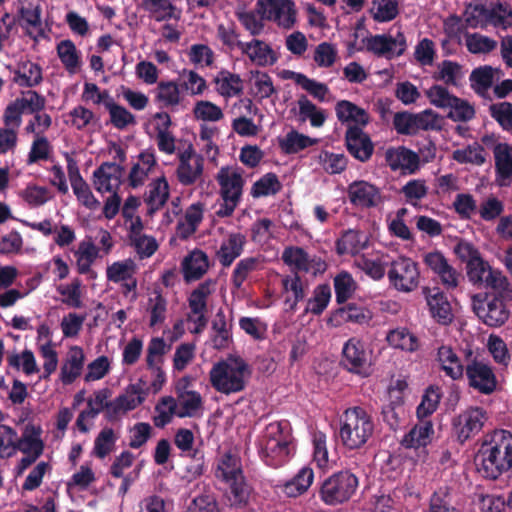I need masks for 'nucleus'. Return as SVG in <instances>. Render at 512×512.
Returning a JSON list of instances; mask_svg holds the SVG:
<instances>
[{
	"mask_svg": "<svg viewBox=\"0 0 512 512\" xmlns=\"http://www.w3.org/2000/svg\"><path fill=\"white\" fill-rule=\"evenodd\" d=\"M84 365V353L82 348L74 346L68 353L66 363L61 367V381L65 385L72 384L81 374Z\"/></svg>",
	"mask_w": 512,
	"mask_h": 512,
	"instance_id": "nucleus-31",
	"label": "nucleus"
},
{
	"mask_svg": "<svg viewBox=\"0 0 512 512\" xmlns=\"http://www.w3.org/2000/svg\"><path fill=\"white\" fill-rule=\"evenodd\" d=\"M487 288L492 292L477 293L471 297L472 309L476 316L488 327H501L510 316L505 300H510L512 290L508 279L502 272L491 273L487 279Z\"/></svg>",
	"mask_w": 512,
	"mask_h": 512,
	"instance_id": "nucleus-1",
	"label": "nucleus"
},
{
	"mask_svg": "<svg viewBox=\"0 0 512 512\" xmlns=\"http://www.w3.org/2000/svg\"><path fill=\"white\" fill-rule=\"evenodd\" d=\"M170 196L169 185L165 177L153 180L144 195V202L148 206L150 214L160 210L168 201Z\"/></svg>",
	"mask_w": 512,
	"mask_h": 512,
	"instance_id": "nucleus-26",
	"label": "nucleus"
},
{
	"mask_svg": "<svg viewBox=\"0 0 512 512\" xmlns=\"http://www.w3.org/2000/svg\"><path fill=\"white\" fill-rule=\"evenodd\" d=\"M488 419V413L482 407L470 406L463 410L452 419V431L456 440L463 445L473 439L481 432Z\"/></svg>",
	"mask_w": 512,
	"mask_h": 512,
	"instance_id": "nucleus-10",
	"label": "nucleus"
},
{
	"mask_svg": "<svg viewBox=\"0 0 512 512\" xmlns=\"http://www.w3.org/2000/svg\"><path fill=\"white\" fill-rule=\"evenodd\" d=\"M237 45L243 54H246L253 63L260 67L274 65L278 60L271 46L262 40L239 41Z\"/></svg>",
	"mask_w": 512,
	"mask_h": 512,
	"instance_id": "nucleus-21",
	"label": "nucleus"
},
{
	"mask_svg": "<svg viewBox=\"0 0 512 512\" xmlns=\"http://www.w3.org/2000/svg\"><path fill=\"white\" fill-rule=\"evenodd\" d=\"M318 139L301 134L296 130L289 131L285 137L279 139V147L285 154H297L300 151L314 146Z\"/></svg>",
	"mask_w": 512,
	"mask_h": 512,
	"instance_id": "nucleus-37",
	"label": "nucleus"
},
{
	"mask_svg": "<svg viewBox=\"0 0 512 512\" xmlns=\"http://www.w3.org/2000/svg\"><path fill=\"white\" fill-rule=\"evenodd\" d=\"M294 450V438L288 420L269 423L258 440L259 456L272 468L285 465Z\"/></svg>",
	"mask_w": 512,
	"mask_h": 512,
	"instance_id": "nucleus-3",
	"label": "nucleus"
},
{
	"mask_svg": "<svg viewBox=\"0 0 512 512\" xmlns=\"http://www.w3.org/2000/svg\"><path fill=\"white\" fill-rule=\"evenodd\" d=\"M14 74V81L22 87L37 86L43 79L41 67L30 61L19 63Z\"/></svg>",
	"mask_w": 512,
	"mask_h": 512,
	"instance_id": "nucleus-40",
	"label": "nucleus"
},
{
	"mask_svg": "<svg viewBox=\"0 0 512 512\" xmlns=\"http://www.w3.org/2000/svg\"><path fill=\"white\" fill-rule=\"evenodd\" d=\"M475 462L478 471L493 480L512 469V434L503 429L486 434Z\"/></svg>",
	"mask_w": 512,
	"mask_h": 512,
	"instance_id": "nucleus-2",
	"label": "nucleus"
},
{
	"mask_svg": "<svg viewBox=\"0 0 512 512\" xmlns=\"http://www.w3.org/2000/svg\"><path fill=\"white\" fill-rule=\"evenodd\" d=\"M347 151L358 161L367 162L374 152V144L362 127L349 126L345 133Z\"/></svg>",
	"mask_w": 512,
	"mask_h": 512,
	"instance_id": "nucleus-17",
	"label": "nucleus"
},
{
	"mask_svg": "<svg viewBox=\"0 0 512 512\" xmlns=\"http://www.w3.org/2000/svg\"><path fill=\"white\" fill-rule=\"evenodd\" d=\"M250 375L251 369L243 358L230 356L212 366L209 380L216 391L229 395L243 391Z\"/></svg>",
	"mask_w": 512,
	"mask_h": 512,
	"instance_id": "nucleus-5",
	"label": "nucleus"
},
{
	"mask_svg": "<svg viewBox=\"0 0 512 512\" xmlns=\"http://www.w3.org/2000/svg\"><path fill=\"white\" fill-rule=\"evenodd\" d=\"M368 52L377 57L393 59L402 56L407 49V41L402 31H397L395 36L390 34L370 35L362 39Z\"/></svg>",
	"mask_w": 512,
	"mask_h": 512,
	"instance_id": "nucleus-12",
	"label": "nucleus"
},
{
	"mask_svg": "<svg viewBox=\"0 0 512 512\" xmlns=\"http://www.w3.org/2000/svg\"><path fill=\"white\" fill-rule=\"evenodd\" d=\"M319 161L322 168L331 175L342 173L348 164V159L344 154L329 151H322Z\"/></svg>",
	"mask_w": 512,
	"mask_h": 512,
	"instance_id": "nucleus-61",
	"label": "nucleus"
},
{
	"mask_svg": "<svg viewBox=\"0 0 512 512\" xmlns=\"http://www.w3.org/2000/svg\"><path fill=\"white\" fill-rule=\"evenodd\" d=\"M493 153L497 182L500 186H508L512 182V145L498 143Z\"/></svg>",
	"mask_w": 512,
	"mask_h": 512,
	"instance_id": "nucleus-24",
	"label": "nucleus"
},
{
	"mask_svg": "<svg viewBox=\"0 0 512 512\" xmlns=\"http://www.w3.org/2000/svg\"><path fill=\"white\" fill-rule=\"evenodd\" d=\"M386 341L392 348L406 352H415L419 348L418 338L405 327L390 330Z\"/></svg>",
	"mask_w": 512,
	"mask_h": 512,
	"instance_id": "nucleus-38",
	"label": "nucleus"
},
{
	"mask_svg": "<svg viewBox=\"0 0 512 512\" xmlns=\"http://www.w3.org/2000/svg\"><path fill=\"white\" fill-rule=\"evenodd\" d=\"M368 246V237L360 231L349 229L336 241L338 255H356Z\"/></svg>",
	"mask_w": 512,
	"mask_h": 512,
	"instance_id": "nucleus-28",
	"label": "nucleus"
},
{
	"mask_svg": "<svg viewBox=\"0 0 512 512\" xmlns=\"http://www.w3.org/2000/svg\"><path fill=\"white\" fill-rule=\"evenodd\" d=\"M212 330L215 332L212 337L213 347L218 350L227 348L232 339V334L228 328L226 315L222 309L217 311L212 321Z\"/></svg>",
	"mask_w": 512,
	"mask_h": 512,
	"instance_id": "nucleus-42",
	"label": "nucleus"
},
{
	"mask_svg": "<svg viewBox=\"0 0 512 512\" xmlns=\"http://www.w3.org/2000/svg\"><path fill=\"white\" fill-rule=\"evenodd\" d=\"M373 431L374 422L364 408L355 406L345 410L339 436L346 448L353 450L362 447L372 436Z\"/></svg>",
	"mask_w": 512,
	"mask_h": 512,
	"instance_id": "nucleus-6",
	"label": "nucleus"
},
{
	"mask_svg": "<svg viewBox=\"0 0 512 512\" xmlns=\"http://www.w3.org/2000/svg\"><path fill=\"white\" fill-rule=\"evenodd\" d=\"M440 400V388L435 386H429L425 390L421 402L416 409L418 419H427L428 417H430L437 410Z\"/></svg>",
	"mask_w": 512,
	"mask_h": 512,
	"instance_id": "nucleus-50",
	"label": "nucleus"
},
{
	"mask_svg": "<svg viewBox=\"0 0 512 512\" xmlns=\"http://www.w3.org/2000/svg\"><path fill=\"white\" fill-rule=\"evenodd\" d=\"M238 19L253 36L262 32L263 20L274 21L284 29H290L296 22L295 4L291 0H258L255 11L239 13Z\"/></svg>",
	"mask_w": 512,
	"mask_h": 512,
	"instance_id": "nucleus-4",
	"label": "nucleus"
},
{
	"mask_svg": "<svg viewBox=\"0 0 512 512\" xmlns=\"http://www.w3.org/2000/svg\"><path fill=\"white\" fill-rule=\"evenodd\" d=\"M147 8L155 13V20L158 22L169 19L179 20L181 11L170 0H144Z\"/></svg>",
	"mask_w": 512,
	"mask_h": 512,
	"instance_id": "nucleus-52",
	"label": "nucleus"
},
{
	"mask_svg": "<svg viewBox=\"0 0 512 512\" xmlns=\"http://www.w3.org/2000/svg\"><path fill=\"white\" fill-rule=\"evenodd\" d=\"M203 219V206L201 203H194L188 207L185 212L184 223H178L177 229L180 234V238L186 239L190 235L194 234L198 228V225Z\"/></svg>",
	"mask_w": 512,
	"mask_h": 512,
	"instance_id": "nucleus-45",
	"label": "nucleus"
},
{
	"mask_svg": "<svg viewBox=\"0 0 512 512\" xmlns=\"http://www.w3.org/2000/svg\"><path fill=\"white\" fill-rule=\"evenodd\" d=\"M335 111L341 123L353 122L355 126H366L370 117L367 111L348 100H340L336 103Z\"/></svg>",
	"mask_w": 512,
	"mask_h": 512,
	"instance_id": "nucleus-29",
	"label": "nucleus"
},
{
	"mask_svg": "<svg viewBox=\"0 0 512 512\" xmlns=\"http://www.w3.org/2000/svg\"><path fill=\"white\" fill-rule=\"evenodd\" d=\"M340 366L349 373L368 377L370 375V353L363 340L358 337L349 338L341 351Z\"/></svg>",
	"mask_w": 512,
	"mask_h": 512,
	"instance_id": "nucleus-11",
	"label": "nucleus"
},
{
	"mask_svg": "<svg viewBox=\"0 0 512 512\" xmlns=\"http://www.w3.org/2000/svg\"><path fill=\"white\" fill-rule=\"evenodd\" d=\"M64 157L67 162V172L71 187L77 199L81 201L86 208L91 210L96 209L100 205V202L93 195L89 185L81 176L77 161L67 152L64 154Z\"/></svg>",
	"mask_w": 512,
	"mask_h": 512,
	"instance_id": "nucleus-15",
	"label": "nucleus"
},
{
	"mask_svg": "<svg viewBox=\"0 0 512 512\" xmlns=\"http://www.w3.org/2000/svg\"><path fill=\"white\" fill-rule=\"evenodd\" d=\"M406 411L404 407V398L402 395L389 394V402L383 405L381 410L382 420L388 427L396 431L405 419Z\"/></svg>",
	"mask_w": 512,
	"mask_h": 512,
	"instance_id": "nucleus-27",
	"label": "nucleus"
},
{
	"mask_svg": "<svg viewBox=\"0 0 512 512\" xmlns=\"http://www.w3.org/2000/svg\"><path fill=\"white\" fill-rule=\"evenodd\" d=\"M453 159L458 163H471L482 165L485 162V150L477 142L468 145L465 149H457L453 152Z\"/></svg>",
	"mask_w": 512,
	"mask_h": 512,
	"instance_id": "nucleus-58",
	"label": "nucleus"
},
{
	"mask_svg": "<svg viewBox=\"0 0 512 512\" xmlns=\"http://www.w3.org/2000/svg\"><path fill=\"white\" fill-rule=\"evenodd\" d=\"M216 180L220 186L221 197L240 201L244 179L239 169L222 167L217 173Z\"/></svg>",
	"mask_w": 512,
	"mask_h": 512,
	"instance_id": "nucleus-19",
	"label": "nucleus"
},
{
	"mask_svg": "<svg viewBox=\"0 0 512 512\" xmlns=\"http://www.w3.org/2000/svg\"><path fill=\"white\" fill-rule=\"evenodd\" d=\"M385 159L392 171L406 170L409 174H414L419 170V155L404 146L388 149Z\"/></svg>",
	"mask_w": 512,
	"mask_h": 512,
	"instance_id": "nucleus-20",
	"label": "nucleus"
},
{
	"mask_svg": "<svg viewBox=\"0 0 512 512\" xmlns=\"http://www.w3.org/2000/svg\"><path fill=\"white\" fill-rule=\"evenodd\" d=\"M359 486L358 477L349 470H341L327 477L319 489L320 499L326 505H338L349 501Z\"/></svg>",
	"mask_w": 512,
	"mask_h": 512,
	"instance_id": "nucleus-7",
	"label": "nucleus"
},
{
	"mask_svg": "<svg viewBox=\"0 0 512 512\" xmlns=\"http://www.w3.org/2000/svg\"><path fill=\"white\" fill-rule=\"evenodd\" d=\"M491 117L506 131H512V103L499 102L489 107Z\"/></svg>",
	"mask_w": 512,
	"mask_h": 512,
	"instance_id": "nucleus-64",
	"label": "nucleus"
},
{
	"mask_svg": "<svg viewBox=\"0 0 512 512\" xmlns=\"http://www.w3.org/2000/svg\"><path fill=\"white\" fill-rule=\"evenodd\" d=\"M314 480V472L310 467H303L283 486V492L288 497H297L305 493Z\"/></svg>",
	"mask_w": 512,
	"mask_h": 512,
	"instance_id": "nucleus-39",
	"label": "nucleus"
},
{
	"mask_svg": "<svg viewBox=\"0 0 512 512\" xmlns=\"http://www.w3.org/2000/svg\"><path fill=\"white\" fill-rule=\"evenodd\" d=\"M215 284V280L206 279L190 293L188 305L192 314H201L207 311V300L213 293Z\"/></svg>",
	"mask_w": 512,
	"mask_h": 512,
	"instance_id": "nucleus-36",
	"label": "nucleus"
},
{
	"mask_svg": "<svg viewBox=\"0 0 512 512\" xmlns=\"http://www.w3.org/2000/svg\"><path fill=\"white\" fill-rule=\"evenodd\" d=\"M208 269V256L200 249H194L182 261L183 276L188 283L201 279Z\"/></svg>",
	"mask_w": 512,
	"mask_h": 512,
	"instance_id": "nucleus-25",
	"label": "nucleus"
},
{
	"mask_svg": "<svg viewBox=\"0 0 512 512\" xmlns=\"http://www.w3.org/2000/svg\"><path fill=\"white\" fill-rule=\"evenodd\" d=\"M347 195L351 205L361 209L375 208L383 202L380 189L364 180L350 183Z\"/></svg>",
	"mask_w": 512,
	"mask_h": 512,
	"instance_id": "nucleus-14",
	"label": "nucleus"
},
{
	"mask_svg": "<svg viewBox=\"0 0 512 512\" xmlns=\"http://www.w3.org/2000/svg\"><path fill=\"white\" fill-rule=\"evenodd\" d=\"M57 55L69 73H75L80 66V54L72 40H62L57 44Z\"/></svg>",
	"mask_w": 512,
	"mask_h": 512,
	"instance_id": "nucleus-43",
	"label": "nucleus"
},
{
	"mask_svg": "<svg viewBox=\"0 0 512 512\" xmlns=\"http://www.w3.org/2000/svg\"><path fill=\"white\" fill-rule=\"evenodd\" d=\"M229 488L227 498L230 506L236 508L246 507L249 503L252 487L247 483L245 476H241L232 481L227 482Z\"/></svg>",
	"mask_w": 512,
	"mask_h": 512,
	"instance_id": "nucleus-35",
	"label": "nucleus"
},
{
	"mask_svg": "<svg viewBox=\"0 0 512 512\" xmlns=\"http://www.w3.org/2000/svg\"><path fill=\"white\" fill-rule=\"evenodd\" d=\"M454 253L461 262L466 263L467 277L474 285H484L487 288V279L491 273L500 272L490 267L479 252L471 243L460 240L454 246Z\"/></svg>",
	"mask_w": 512,
	"mask_h": 512,
	"instance_id": "nucleus-8",
	"label": "nucleus"
},
{
	"mask_svg": "<svg viewBox=\"0 0 512 512\" xmlns=\"http://www.w3.org/2000/svg\"><path fill=\"white\" fill-rule=\"evenodd\" d=\"M492 25L496 28L506 29L512 25V10L506 3H497L487 7L486 27Z\"/></svg>",
	"mask_w": 512,
	"mask_h": 512,
	"instance_id": "nucleus-47",
	"label": "nucleus"
},
{
	"mask_svg": "<svg viewBox=\"0 0 512 512\" xmlns=\"http://www.w3.org/2000/svg\"><path fill=\"white\" fill-rule=\"evenodd\" d=\"M262 263L260 257H246L241 259L235 266L232 275V285L239 289L246 281L250 273L256 271Z\"/></svg>",
	"mask_w": 512,
	"mask_h": 512,
	"instance_id": "nucleus-48",
	"label": "nucleus"
},
{
	"mask_svg": "<svg viewBox=\"0 0 512 512\" xmlns=\"http://www.w3.org/2000/svg\"><path fill=\"white\" fill-rule=\"evenodd\" d=\"M106 109L109 112L110 123L116 129L124 130L129 125L136 124L135 116L124 106L119 105L115 101H109V103L106 104Z\"/></svg>",
	"mask_w": 512,
	"mask_h": 512,
	"instance_id": "nucleus-49",
	"label": "nucleus"
},
{
	"mask_svg": "<svg viewBox=\"0 0 512 512\" xmlns=\"http://www.w3.org/2000/svg\"><path fill=\"white\" fill-rule=\"evenodd\" d=\"M371 13L379 23L392 21L399 14L398 0H373Z\"/></svg>",
	"mask_w": 512,
	"mask_h": 512,
	"instance_id": "nucleus-54",
	"label": "nucleus"
},
{
	"mask_svg": "<svg viewBox=\"0 0 512 512\" xmlns=\"http://www.w3.org/2000/svg\"><path fill=\"white\" fill-rule=\"evenodd\" d=\"M281 258L286 265L294 267L296 272L307 273L310 271V257L302 247H286Z\"/></svg>",
	"mask_w": 512,
	"mask_h": 512,
	"instance_id": "nucleus-46",
	"label": "nucleus"
},
{
	"mask_svg": "<svg viewBox=\"0 0 512 512\" xmlns=\"http://www.w3.org/2000/svg\"><path fill=\"white\" fill-rule=\"evenodd\" d=\"M123 168L112 162L102 163L94 172V186L100 192H112L120 185Z\"/></svg>",
	"mask_w": 512,
	"mask_h": 512,
	"instance_id": "nucleus-22",
	"label": "nucleus"
},
{
	"mask_svg": "<svg viewBox=\"0 0 512 512\" xmlns=\"http://www.w3.org/2000/svg\"><path fill=\"white\" fill-rule=\"evenodd\" d=\"M282 189V184L278 179V176L269 172L259 178L251 188V196L253 198H260L269 195H275Z\"/></svg>",
	"mask_w": 512,
	"mask_h": 512,
	"instance_id": "nucleus-44",
	"label": "nucleus"
},
{
	"mask_svg": "<svg viewBox=\"0 0 512 512\" xmlns=\"http://www.w3.org/2000/svg\"><path fill=\"white\" fill-rule=\"evenodd\" d=\"M299 114L302 120L309 118L310 124L313 127H321L326 116L323 110L318 109L314 103H312L306 95H301L298 99Z\"/></svg>",
	"mask_w": 512,
	"mask_h": 512,
	"instance_id": "nucleus-59",
	"label": "nucleus"
},
{
	"mask_svg": "<svg viewBox=\"0 0 512 512\" xmlns=\"http://www.w3.org/2000/svg\"><path fill=\"white\" fill-rule=\"evenodd\" d=\"M180 79V87L191 95H201L207 88L206 80L193 70L184 69Z\"/></svg>",
	"mask_w": 512,
	"mask_h": 512,
	"instance_id": "nucleus-63",
	"label": "nucleus"
},
{
	"mask_svg": "<svg viewBox=\"0 0 512 512\" xmlns=\"http://www.w3.org/2000/svg\"><path fill=\"white\" fill-rule=\"evenodd\" d=\"M180 398L181 409L176 413L179 418L194 417L202 408V397L200 393L196 391H186L180 395Z\"/></svg>",
	"mask_w": 512,
	"mask_h": 512,
	"instance_id": "nucleus-62",
	"label": "nucleus"
},
{
	"mask_svg": "<svg viewBox=\"0 0 512 512\" xmlns=\"http://www.w3.org/2000/svg\"><path fill=\"white\" fill-rule=\"evenodd\" d=\"M423 294L427 301L431 317L440 325H449L454 319L451 303L446 294L438 287H424Z\"/></svg>",
	"mask_w": 512,
	"mask_h": 512,
	"instance_id": "nucleus-16",
	"label": "nucleus"
},
{
	"mask_svg": "<svg viewBox=\"0 0 512 512\" xmlns=\"http://www.w3.org/2000/svg\"><path fill=\"white\" fill-rule=\"evenodd\" d=\"M214 83L217 85V92L225 98L240 96L243 93L241 77L227 70H221L214 78Z\"/></svg>",
	"mask_w": 512,
	"mask_h": 512,
	"instance_id": "nucleus-34",
	"label": "nucleus"
},
{
	"mask_svg": "<svg viewBox=\"0 0 512 512\" xmlns=\"http://www.w3.org/2000/svg\"><path fill=\"white\" fill-rule=\"evenodd\" d=\"M177 403L171 396L161 398L160 402L155 406V410L158 413L153 418L154 425L158 428H164L168 425L176 415Z\"/></svg>",
	"mask_w": 512,
	"mask_h": 512,
	"instance_id": "nucleus-56",
	"label": "nucleus"
},
{
	"mask_svg": "<svg viewBox=\"0 0 512 512\" xmlns=\"http://www.w3.org/2000/svg\"><path fill=\"white\" fill-rule=\"evenodd\" d=\"M464 372L470 388L484 395L496 390L498 381L492 367L478 357L467 362Z\"/></svg>",
	"mask_w": 512,
	"mask_h": 512,
	"instance_id": "nucleus-13",
	"label": "nucleus"
},
{
	"mask_svg": "<svg viewBox=\"0 0 512 512\" xmlns=\"http://www.w3.org/2000/svg\"><path fill=\"white\" fill-rule=\"evenodd\" d=\"M424 263L435 274L439 276L442 284L447 289H454L458 286L459 274L447 261L440 251L429 252L424 256Z\"/></svg>",
	"mask_w": 512,
	"mask_h": 512,
	"instance_id": "nucleus-18",
	"label": "nucleus"
},
{
	"mask_svg": "<svg viewBox=\"0 0 512 512\" xmlns=\"http://www.w3.org/2000/svg\"><path fill=\"white\" fill-rule=\"evenodd\" d=\"M116 439L112 428H103L95 438L93 448L94 455L99 459H104L113 451Z\"/></svg>",
	"mask_w": 512,
	"mask_h": 512,
	"instance_id": "nucleus-60",
	"label": "nucleus"
},
{
	"mask_svg": "<svg viewBox=\"0 0 512 512\" xmlns=\"http://www.w3.org/2000/svg\"><path fill=\"white\" fill-rule=\"evenodd\" d=\"M387 277L390 286L400 292H411L420 280L418 263L406 256H398L389 263Z\"/></svg>",
	"mask_w": 512,
	"mask_h": 512,
	"instance_id": "nucleus-9",
	"label": "nucleus"
},
{
	"mask_svg": "<svg viewBox=\"0 0 512 512\" xmlns=\"http://www.w3.org/2000/svg\"><path fill=\"white\" fill-rule=\"evenodd\" d=\"M372 318L371 312L363 306H359L356 303H348L346 306L336 309L330 321H337V324L341 322H351L355 324H367Z\"/></svg>",
	"mask_w": 512,
	"mask_h": 512,
	"instance_id": "nucleus-30",
	"label": "nucleus"
},
{
	"mask_svg": "<svg viewBox=\"0 0 512 512\" xmlns=\"http://www.w3.org/2000/svg\"><path fill=\"white\" fill-rule=\"evenodd\" d=\"M137 269L136 263L128 258L123 261H116L109 265L106 269V277L109 281L119 283L131 278Z\"/></svg>",
	"mask_w": 512,
	"mask_h": 512,
	"instance_id": "nucleus-53",
	"label": "nucleus"
},
{
	"mask_svg": "<svg viewBox=\"0 0 512 512\" xmlns=\"http://www.w3.org/2000/svg\"><path fill=\"white\" fill-rule=\"evenodd\" d=\"M204 169V158L198 156L194 163H179L176 169L178 181L184 186H191L202 176Z\"/></svg>",
	"mask_w": 512,
	"mask_h": 512,
	"instance_id": "nucleus-41",
	"label": "nucleus"
},
{
	"mask_svg": "<svg viewBox=\"0 0 512 512\" xmlns=\"http://www.w3.org/2000/svg\"><path fill=\"white\" fill-rule=\"evenodd\" d=\"M331 299V289L329 285H318L314 290V295L308 300L305 312L313 315H320L327 308Z\"/></svg>",
	"mask_w": 512,
	"mask_h": 512,
	"instance_id": "nucleus-57",
	"label": "nucleus"
},
{
	"mask_svg": "<svg viewBox=\"0 0 512 512\" xmlns=\"http://www.w3.org/2000/svg\"><path fill=\"white\" fill-rule=\"evenodd\" d=\"M246 237L242 233H230L216 251V258L222 267L227 268L243 253Z\"/></svg>",
	"mask_w": 512,
	"mask_h": 512,
	"instance_id": "nucleus-23",
	"label": "nucleus"
},
{
	"mask_svg": "<svg viewBox=\"0 0 512 512\" xmlns=\"http://www.w3.org/2000/svg\"><path fill=\"white\" fill-rule=\"evenodd\" d=\"M438 361L447 376L453 380L462 378L465 367L450 346L442 345L437 352Z\"/></svg>",
	"mask_w": 512,
	"mask_h": 512,
	"instance_id": "nucleus-33",
	"label": "nucleus"
},
{
	"mask_svg": "<svg viewBox=\"0 0 512 512\" xmlns=\"http://www.w3.org/2000/svg\"><path fill=\"white\" fill-rule=\"evenodd\" d=\"M495 71L491 66H481L471 72L469 80L476 93L482 94L491 88Z\"/></svg>",
	"mask_w": 512,
	"mask_h": 512,
	"instance_id": "nucleus-55",
	"label": "nucleus"
},
{
	"mask_svg": "<svg viewBox=\"0 0 512 512\" xmlns=\"http://www.w3.org/2000/svg\"><path fill=\"white\" fill-rule=\"evenodd\" d=\"M216 476L225 483L243 476L238 458L231 453L224 454L218 464Z\"/></svg>",
	"mask_w": 512,
	"mask_h": 512,
	"instance_id": "nucleus-51",
	"label": "nucleus"
},
{
	"mask_svg": "<svg viewBox=\"0 0 512 512\" xmlns=\"http://www.w3.org/2000/svg\"><path fill=\"white\" fill-rule=\"evenodd\" d=\"M419 424L415 425L402 439V445L406 448L424 447L430 442V437L434 433L433 424L428 419H419Z\"/></svg>",
	"mask_w": 512,
	"mask_h": 512,
	"instance_id": "nucleus-32",
	"label": "nucleus"
}]
</instances>
